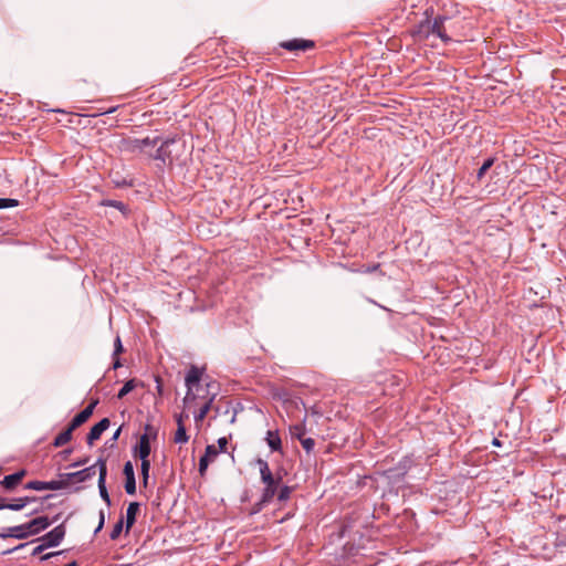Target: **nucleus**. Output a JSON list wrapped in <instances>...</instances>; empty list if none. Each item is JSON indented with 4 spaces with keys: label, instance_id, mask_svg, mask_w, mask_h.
I'll use <instances>...</instances> for the list:
<instances>
[{
    "label": "nucleus",
    "instance_id": "f257e3e1",
    "mask_svg": "<svg viewBox=\"0 0 566 566\" xmlns=\"http://www.w3.org/2000/svg\"><path fill=\"white\" fill-rule=\"evenodd\" d=\"M53 521L49 520L48 516H38L24 524L10 526L4 532H0V538H17L25 539L30 536L40 534L46 530Z\"/></svg>",
    "mask_w": 566,
    "mask_h": 566
},
{
    "label": "nucleus",
    "instance_id": "f03ea898",
    "mask_svg": "<svg viewBox=\"0 0 566 566\" xmlns=\"http://www.w3.org/2000/svg\"><path fill=\"white\" fill-rule=\"evenodd\" d=\"M256 463L260 470L261 482L265 485L262 492L263 502H271L277 492L282 478L280 475L275 476L272 473L265 460L258 459Z\"/></svg>",
    "mask_w": 566,
    "mask_h": 566
},
{
    "label": "nucleus",
    "instance_id": "7ed1b4c3",
    "mask_svg": "<svg viewBox=\"0 0 566 566\" xmlns=\"http://www.w3.org/2000/svg\"><path fill=\"white\" fill-rule=\"evenodd\" d=\"M447 20L448 17L446 15H438L433 21L426 20L419 25L418 34L424 39H428L430 35H436L440 38L444 44H449L452 42V39L447 33L444 25Z\"/></svg>",
    "mask_w": 566,
    "mask_h": 566
},
{
    "label": "nucleus",
    "instance_id": "20e7f679",
    "mask_svg": "<svg viewBox=\"0 0 566 566\" xmlns=\"http://www.w3.org/2000/svg\"><path fill=\"white\" fill-rule=\"evenodd\" d=\"M179 145V140L175 137L167 138L165 140L160 139V145L156 149L154 155H150L154 159L161 161L164 165L172 164L175 158L177 157L176 148Z\"/></svg>",
    "mask_w": 566,
    "mask_h": 566
},
{
    "label": "nucleus",
    "instance_id": "39448f33",
    "mask_svg": "<svg viewBox=\"0 0 566 566\" xmlns=\"http://www.w3.org/2000/svg\"><path fill=\"white\" fill-rule=\"evenodd\" d=\"M157 437V430L151 424L145 426V432L140 436L138 444L134 448V453L139 459L148 458L151 451L150 439Z\"/></svg>",
    "mask_w": 566,
    "mask_h": 566
},
{
    "label": "nucleus",
    "instance_id": "423d86ee",
    "mask_svg": "<svg viewBox=\"0 0 566 566\" xmlns=\"http://www.w3.org/2000/svg\"><path fill=\"white\" fill-rule=\"evenodd\" d=\"M98 464V491L102 500L106 503L107 506H111L112 501L108 494V491L106 489V476H107V465H106V459L98 458L97 459Z\"/></svg>",
    "mask_w": 566,
    "mask_h": 566
},
{
    "label": "nucleus",
    "instance_id": "0eeeda50",
    "mask_svg": "<svg viewBox=\"0 0 566 566\" xmlns=\"http://www.w3.org/2000/svg\"><path fill=\"white\" fill-rule=\"evenodd\" d=\"M67 486V483L65 480H52V481H29L25 483L24 489L27 490H34V491H44V490H51V491H57L62 490Z\"/></svg>",
    "mask_w": 566,
    "mask_h": 566
},
{
    "label": "nucleus",
    "instance_id": "6e6552de",
    "mask_svg": "<svg viewBox=\"0 0 566 566\" xmlns=\"http://www.w3.org/2000/svg\"><path fill=\"white\" fill-rule=\"evenodd\" d=\"M202 376V370L199 369L197 366L192 365L190 369L188 370L185 382L188 388L187 394L185 396V403L195 400L196 396L192 394V387L198 385Z\"/></svg>",
    "mask_w": 566,
    "mask_h": 566
},
{
    "label": "nucleus",
    "instance_id": "1a4fd4ad",
    "mask_svg": "<svg viewBox=\"0 0 566 566\" xmlns=\"http://www.w3.org/2000/svg\"><path fill=\"white\" fill-rule=\"evenodd\" d=\"M96 468H98L97 461L94 464H92L87 468H84L83 470H80L76 472H71V473H65V474H62L61 476L63 478V480L66 481L67 484L71 481H74L77 483L85 482L87 480H91L96 474Z\"/></svg>",
    "mask_w": 566,
    "mask_h": 566
},
{
    "label": "nucleus",
    "instance_id": "9d476101",
    "mask_svg": "<svg viewBox=\"0 0 566 566\" xmlns=\"http://www.w3.org/2000/svg\"><path fill=\"white\" fill-rule=\"evenodd\" d=\"M66 530L64 523L55 526L52 531L48 532L45 535H43L39 541H42L44 545L50 547H56L61 544L65 536Z\"/></svg>",
    "mask_w": 566,
    "mask_h": 566
},
{
    "label": "nucleus",
    "instance_id": "9b49d317",
    "mask_svg": "<svg viewBox=\"0 0 566 566\" xmlns=\"http://www.w3.org/2000/svg\"><path fill=\"white\" fill-rule=\"evenodd\" d=\"M98 405V399H94L91 401V403L84 408L81 412H78L69 423V427L71 430H75L80 426H82L84 422H86L90 417L93 415V411L95 407Z\"/></svg>",
    "mask_w": 566,
    "mask_h": 566
},
{
    "label": "nucleus",
    "instance_id": "f8f14e48",
    "mask_svg": "<svg viewBox=\"0 0 566 566\" xmlns=\"http://www.w3.org/2000/svg\"><path fill=\"white\" fill-rule=\"evenodd\" d=\"M109 426L111 421L108 418H103L95 426H93L86 437L87 444L93 446V443L101 438L103 432L107 430Z\"/></svg>",
    "mask_w": 566,
    "mask_h": 566
},
{
    "label": "nucleus",
    "instance_id": "ddd939ff",
    "mask_svg": "<svg viewBox=\"0 0 566 566\" xmlns=\"http://www.w3.org/2000/svg\"><path fill=\"white\" fill-rule=\"evenodd\" d=\"M281 46L287 51H307L315 46L314 41L304 39H293L284 41Z\"/></svg>",
    "mask_w": 566,
    "mask_h": 566
},
{
    "label": "nucleus",
    "instance_id": "4468645a",
    "mask_svg": "<svg viewBox=\"0 0 566 566\" xmlns=\"http://www.w3.org/2000/svg\"><path fill=\"white\" fill-rule=\"evenodd\" d=\"M218 455V451L214 446H207L205 454L199 460V473L201 476L206 474L209 467V462Z\"/></svg>",
    "mask_w": 566,
    "mask_h": 566
},
{
    "label": "nucleus",
    "instance_id": "2eb2a0df",
    "mask_svg": "<svg viewBox=\"0 0 566 566\" xmlns=\"http://www.w3.org/2000/svg\"><path fill=\"white\" fill-rule=\"evenodd\" d=\"M24 474H25V471L21 470V471H18L15 473L6 475L3 478V480L0 482V484L6 490H13L21 482V480L24 476Z\"/></svg>",
    "mask_w": 566,
    "mask_h": 566
},
{
    "label": "nucleus",
    "instance_id": "dca6fc26",
    "mask_svg": "<svg viewBox=\"0 0 566 566\" xmlns=\"http://www.w3.org/2000/svg\"><path fill=\"white\" fill-rule=\"evenodd\" d=\"M139 503L138 502H130L127 510H126V533L129 532L132 526L136 522V515L139 511Z\"/></svg>",
    "mask_w": 566,
    "mask_h": 566
},
{
    "label": "nucleus",
    "instance_id": "f3484780",
    "mask_svg": "<svg viewBox=\"0 0 566 566\" xmlns=\"http://www.w3.org/2000/svg\"><path fill=\"white\" fill-rule=\"evenodd\" d=\"M265 440L272 451H281L282 441L277 431L269 430Z\"/></svg>",
    "mask_w": 566,
    "mask_h": 566
},
{
    "label": "nucleus",
    "instance_id": "a211bd4d",
    "mask_svg": "<svg viewBox=\"0 0 566 566\" xmlns=\"http://www.w3.org/2000/svg\"><path fill=\"white\" fill-rule=\"evenodd\" d=\"M38 499L35 496H23L15 499L12 503H9L8 510L11 511H21L24 509L28 504L35 502Z\"/></svg>",
    "mask_w": 566,
    "mask_h": 566
},
{
    "label": "nucleus",
    "instance_id": "6ab92c4d",
    "mask_svg": "<svg viewBox=\"0 0 566 566\" xmlns=\"http://www.w3.org/2000/svg\"><path fill=\"white\" fill-rule=\"evenodd\" d=\"M74 430H71V428L67 426L65 430H63L61 433H59L53 441V446L55 448H60L65 446L72 440V433Z\"/></svg>",
    "mask_w": 566,
    "mask_h": 566
},
{
    "label": "nucleus",
    "instance_id": "aec40b11",
    "mask_svg": "<svg viewBox=\"0 0 566 566\" xmlns=\"http://www.w3.org/2000/svg\"><path fill=\"white\" fill-rule=\"evenodd\" d=\"M140 474L144 486H147L148 479H149V471H150V461L148 458L140 459Z\"/></svg>",
    "mask_w": 566,
    "mask_h": 566
},
{
    "label": "nucleus",
    "instance_id": "412c9836",
    "mask_svg": "<svg viewBox=\"0 0 566 566\" xmlns=\"http://www.w3.org/2000/svg\"><path fill=\"white\" fill-rule=\"evenodd\" d=\"M306 428H305V420L301 423H296L290 427V433L293 438H296L297 440H301L304 438Z\"/></svg>",
    "mask_w": 566,
    "mask_h": 566
},
{
    "label": "nucleus",
    "instance_id": "4be33fe9",
    "mask_svg": "<svg viewBox=\"0 0 566 566\" xmlns=\"http://www.w3.org/2000/svg\"><path fill=\"white\" fill-rule=\"evenodd\" d=\"M212 401H213V397H211L200 409L199 411L195 415V421L196 422H201L206 416L208 415V412L210 411L211 409V405H212Z\"/></svg>",
    "mask_w": 566,
    "mask_h": 566
},
{
    "label": "nucleus",
    "instance_id": "5701e85b",
    "mask_svg": "<svg viewBox=\"0 0 566 566\" xmlns=\"http://www.w3.org/2000/svg\"><path fill=\"white\" fill-rule=\"evenodd\" d=\"M189 440V436L187 434L185 424H180L177 427L175 432L174 442L175 443H186Z\"/></svg>",
    "mask_w": 566,
    "mask_h": 566
},
{
    "label": "nucleus",
    "instance_id": "b1692460",
    "mask_svg": "<svg viewBox=\"0 0 566 566\" xmlns=\"http://www.w3.org/2000/svg\"><path fill=\"white\" fill-rule=\"evenodd\" d=\"M292 493V488L289 485H283L281 488H277L276 497L279 502H286Z\"/></svg>",
    "mask_w": 566,
    "mask_h": 566
},
{
    "label": "nucleus",
    "instance_id": "393cba45",
    "mask_svg": "<svg viewBox=\"0 0 566 566\" xmlns=\"http://www.w3.org/2000/svg\"><path fill=\"white\" fill-rule=\"evenodd\" d=\"M136 387L135 379L127 380L117 394V398L122 399Z\"/></svg>",
    "mask_w": 566,
    "mask_h": 566
},
{
    "label": "nucleus",
    "instance_id": "a878e982",
    "mask_svg": "<svg viewBox=\"0 0 566 566\" xmlns=\"http://www.w3.org/2000/svg\"><path fill=\"white\" fill-rule=\"evenodd\" d=\"M160 139L161 138L159 136H156L154 138H150V137L142 138L140 143H142L143 149H144L143 153H146L147 148L156 147L158 145V143L160 142Z\"/></svg>",
    "mask_w": 566,
    "mask_h": 566
},
{
    "label": "nucleus",
    "instance_id": "bb28decb",
    "mask_svg": "<svg viewBox=\"0 0 566 566\" xmlns=\"http://www.w3.org/2000/svg\"><path fill=\"white\" fill-rule=\"evenodd\" d=\"M126 149L129 150V151H133V153H135V151L143 153L144 151L139 138L128 139L126 142Z\"/></svg>",
    "mask_w": 566,
    "mask_h": 566
},
{
    "label": "nucleus",
    "instance_id": "cd10ccee",
    "mask_svg": "<svg viewBox=\"0 0 566 566\" xmlns=\"http://www.w3.org/2000/svg\"><path fill=\"white\" fill-rule=\"evenodd\" d=\"M125 491L129 495H134L136 493V479L135 476L125 478Z\"/></svg>",
    "mask_w": 566,
    "mask_h": 566
},
{
    "label": "nucleus",
    "instance_id": "c85d7f7f",
    "mask_svg": "<svg viewBox=\"0 0 566 566\" xmlns=\"http://www.w3.org/2000/svg\"><path fill=\"white\" fill-rule=\"evenodd\" d=\"M493 164H494V158H488L483 163V165L480 167V169L478 170V174H476L478 180H481L483 178L485 172L493 166Z\"/></svg>",
    "mask_w": 566,
    "mask_h": 566
},
{
    "label": "nucleus",
    "instance_id": "c756f323",
    "mask_svg": "<svg viewBox=\"0 0 566 566\" xmlns=\"http://www.w3.org/2000/svg\"><path fill=\"white\" fill-rule=\"evenodd\" d=\"M123 525H124V521H123V517H120L109 533V537L112 541H115L119 537V535L123 531Z\"/></svg>",
    "mask_w": 566,
    "mask_h": 566
},
{
    "label": "nucleus",
    "instance_id": "7c9ffc66",
    "mask_svg": "<svg viewBox=\"0 0 566 566\" xmlns=\"http://www.w3.org/2000/svg\"><path fill=\"white\" fill-rule=\"evenodd\" d=\"M103 205L116 208V209H118L119 211H122L124 213L127 211V206L124 202H122V201L106 200V201L103 202Z\"/></svg>",
    "mask_w": 566,
    "mask_h": 566
},
{
    "label": "nucleus",
    "instance_id": "2f4dec72",
    "mask_svg": "<svg viewBox=\"0 0 566 566\" xmlns=\"http://www.w3.org/2000/svg\"><path fill=\"white\" fill-rule=\"evenodd\" d=\"M300 442L307 453H311L315 447V440L312 438H302Z\"/></svg>",
    "mask_w": 566,
    "mask_h": 566
},
{
    "label": "nucleus",
    "instance_id": "473e14b6",
    "mask_svg": "<svg viewBox=\"0 0 566 566\" xmlns=\"http://www.w3.org/2000/svg\"><path fill=\"white\" fill-rule=\"evenodd\" d=\"M18 200L12 198H0V209L13 208L18 206Z\"/></svg>",
    "mask_w": 566,
    "mask_h": 566
},
{
    "label": "nucleus",
    "instance_id": "72a5a7b5",
    "mask_svg": "<svg viewBox=\"0 0 566 566\" xmlns=\"http://www.w3.org/2000/svg\"><path fill=\"white\" fill-rule=\"evenodd\" d=\"M123 473L125 478L135 476L134 467L130 461L125 462Z\"/></svg>",
    "mask_w": 566,
    "mask_h": 566
},
{
    "label": "nucleus",
    "instance_id": "f704fd0d",
    "mask_svg": "<svg viewBox=\"0 0 566 566\" xmlns=\"http://www.w3.org/2000/svg\"><path fill=\"white\" fill-rule=\"evenodd\" d=\"M123 350H124V348H123L120 337L117 336L114 342V356L119 355L120 353H123Z\"/></svg>",
    "mask_w": 566,
    "mask_h": 566
},
{
    "label": "nucleus",
    "instance_id": "c9c22d12",
    "mask_svg": "<svg viewBox=\"0 0 566 566\" xmlns=\"http://www.w3.org/2000/svg\"><path fill=\"white\" fill-rule=\"evenodd\" d=\"M268 503H269V502H263V495H261L260 501L253 505L252 511H251V514H256V513H259V512L263 509V506H264L265 504H268Z\"/></svg>",
    "mask_w": 566,
    "mask_h": 566
},
{
    "label": "nucleus",
    "instance_id": "e433bc0d",
    "mask_svg": "<svg viewBox=\"0 0 566 566\" xmlns=\"http://www.w3.org/2000/svg\"><path fill=\"white\" fill-rule=\"evenodd\" d=\"M104 524H105V514H104V511L101 510L99 511V527H96L94 533L97 534L98 532H101L102 528L104 527Z\"/></svg>",
    "mask_w": 566,
    "mask_h": 566
},
{
    "label": "nucleus",
    "instance_id": "4c0bfd02",
    "mask_svg": "<svg viewBox=\"0 0 566 566\" xmlns=\"http://www.w3.org/2000/svg\"><path fill=\"white\" fill-rule=\"evenodd\" d=\"M48 547L44 545V543L35 546L31 553L32 556H38L40 555L42 552H44Z\"/></svg>",
    "mask_w": 566,
    "mask_h": 566
},
{
    "label": "nucleus",
    "instance_id": "58836bf2",
    "mask_svg": "<svg viewBox=\"0 0 566 566\" xmlns=\"http://www.w3.org/2000/svg\"><path fill=\"white\" fill-rule=\"evenodd\" d=\"M227 444H228L227 438L223 437V438L218 439V446L221 451L226 450Z\"/></svg>",
    "mask_w": 566,
    "mask_h": 566
},
{
    "label": "nucleus",
    "instance_id": "ea45409f",
    "mask_svg": "<svg viewBox=\"0 0 566 566\" xmlns=\"http://www.w3.org/2000/svg\"><path fill=\"white\" fill-rule=\"evenodd\" d=\"M185 418L187 419L188 415L180 413V415L176 416L177 427H179L180 424H184V419Z\"/></svg>",
    "mask_w": 566,
    "mask_h": 566
},
{
    "label": "nucleus",
    "instance_id": "a19ab883",
    "mask_svg": "<svg viewBox=\"0 0 566 566\" xmlns=\"http://www.w3.org/2000/svg\"><path fill=\"white\" fill-rule=\"evenodd\" d=\"M87 462H88V458L81 459V460L72 463L71 467H73V468L82 467V465H85Z\"/></svg>",
    "mask_w": 566,
    "mask_h": 566
},
{
    "label": "nucleus",
    "instance_id": "79ce46f5",
    "mask_svg": "<svg viewBox=\"0 0 566 566\" xmlns=\"http://www.w3.org/2000/svg\"><path fill=\"white\" fill-rule=\"evenodd\" d=\"M63 552H55V553H49V554H45L43 556H41V560H46L51 557H54V556H59L61 555Z\"/></svg>",
    "mask_w": 566,
    "mask_h": 566
},
{
    "label": "nucleus",
    "instance_id": "37998d69",
    "mask_svg": "<svg viewBox=\"0 0 566 566\" xmlns=\"http://www.w3.org/2000/svg\"><path fill=\"white\" fill-rule=\"evenodd\" d=\"M120 432H122V426L113 433L111 441L112 442L117 441L120 436Z\"/></svg>",
    "mask_w": 566,
    "mask_h": 566
},
{
    "label": "nucleus",
    "instance_id": "c03bdc74",
    "mask_svg": "<svg viewBox=\"0 0 566 566\" xmlns=\"http://www.w3.org/2000/svg\"><path fill=\"white\" fill-rule=\"evenodd\" d=\"M27 545H28V543L19 544V545H18V546H15L14 548L9 549V551H7V552H4V554H9V553H12V552H14V551H18V549L24 548Z\"/></svg>",
    "mask_w": 566,
    "mask_h": 566
},
{
    "label": "nucleus",
    "instance_id": "a18cd8bd",
    "mask_svg": "<svg viewBox=\"0 0 566 566\" xmlns=\"http://www.w3.org/2000/svg\"><path fill=\"white\" fill-rule=\"evenodd\" d=\"M8 504L9 503H6V500L2 496H0V510H8Z\"/></svg>",
    "mask_w": 566,
    "mask_h": 566
},
{
    "label": "nucleus",
    "instance_id": "49530a36",
    "mask_svg": "<svg viewBox=\"0 0 566 566\" xmlns=\"http://www.w3.org/2000/svg\"><path fill=\"white\" fill-rule=\"evenodd\" d=\"M120 366H122V364H120L119 359H118V358H116V359L114 360V363H113V368H114V369H117V368H119Z\"/></svg>",
    "mask_w": 566,
    "mask_h": 566
},
{
    "label": "nucleus",
    "instance_id": "de8ad7c7",
    "mask_svg": "<svg viewBox=\"0 0 566 566\" xmlns=\"http://www.w3.org/2000/svg\"><path fill=\"white\" fill-rule=\"evenodd\" d=\"M72 453V449H66L63 451V455L66 458L67 455H70Z\"/></svg>",
    "mask_w": 566,
    "mask_h": 566
},
{
    "label": "nucleus",
    "instance_id": "09e8293b",
    "mask_svg": "<svg viewBox=\"0 0 566 566\" xmlns=\"http://www.w3.org/2000/svg\"><path fill=\"white\" fill-rule=\"evenodd\" d=\"M157 391L161 394V385L159 382V379L157 378Z\"/></svg>",
    "mask_w": 566,
    "mask_h": 566
},
{
    "label": "nucleus",
    "instance_id": "8fccbe9b",
    "mask_svg": "<svg viewBox=\"0 0 566 566\" xmlns=\"http://www.w3.org/2000/svg\"><path fill=\"white\" fill-rule=\"evenodd\" d=\"M493 444L500 447L501 442L499 441V439L494 438L493 439Z\"/></svg>",
    "mask_w": 566,
    "mask_h": 566
},
{
    "label": "nucleus",
    "instance_id": "3c124183",
    "mask_svg": "<svg viewBox=\"0 0 566 566\" xmlns=\"http://www.w3.org/2000/svg\"><path fill=\"white\" fill-rule=\"evenodd\" d=\"M116 108H117V107H112V108H109L108 111H106L105 113H113V112H115V111H116Z\"/></svg>",
    "mask_w": 566,
    "mask_h": 566
},
{
    "label": "nucleus",
    "instance_id": "603ef678",
    "mask_svg": "<svg viewBox=\"0 0 566 566\" xmlns=\"http://www.w3.org/2000/svg\"><path fill=\"white\" fill-rule=\"evenodd\" d=\"M560 543H562L563 545H566V537H560Z\"/></svg>",
    "mask_w": 566,
    "mask_h": 566
},
{
    "label": "nucleus",
    "instance_id": "864d4df0",
    "mask_svg": "<svg viewBox=\"0 0 566 566\" xmlns=\"http://www.w3.org/2000/svg\"><path fill=\"white\" fill-rule=\"evenodd\" d=\"M50 497H52V495H51V494H48V495H45L43 499H44V500H46V499H50Z\"/></svg>",
    "mask_w": 566,
    "mask_h": 566
}]
</instances>
